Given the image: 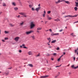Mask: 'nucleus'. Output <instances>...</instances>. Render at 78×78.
<instances>
[{
    "mask_svg": "<svg viewBox=\"0 0 78 78\" xmlns=\"http://www.w3.org/2000/svg\"><path fill=\"white\" fill-rule=\"evenodd\" d=\"M40 56V53H39L38 54L36 55V57H38Z\"/></svg>",
    "mask_w": 78,
    "mask_h": 78,
    "instance_id": "obj_30",
    "label": "nucleus"
},
{
    "mask_svg": "<svg viewBox=\"0 0 78 78\" xmlns=\"http://www.w3.org/2000/svg\"><path fill=\"white\" fill-rule=\"evenodd\" d=\"M75 3L76 4V6L77 7H78V2H75Z\"/></svg>",
    "mask_w": 78,
    "mask_h": 78,
    "instance_id": "obj_21",
    "label": "nucleus"
},
{
    "mask_svg": "<svg viewBox=\"0 0 78 78\" xmlns=\"http://www.w3.org/2000/svg\"><path fill=\"white\" fill-rule=\"evenodd\" d=\"M1 34V30H0V35Z\"/></svg>",
    "mask_w": 78,
    "mask_h": 78,
    "instance_id": "obj_61",
    "label": "nucleus"
},
{
    "mask_svg": "<svg viewBox=\"0 0 78 78\" xmlns=\"http://www.w3.org/2000/svg\"><path fill=\"white\" fill-rule=\"evenodd\" d=\"M2 41H3V42H5V41L4 40H2Z\"/></svg>",
    "mask_w": 78,
    "mask_h": 78,
    "instance_id": "obj_63",
    "label": "nucleus"
},
{
    "mask_svg": "<svg viewBox=\"0 0 78 78\" xmlns=\"http://www.w3.org/2000/svg\"><path fill=\"white\" fill-rule=\"evenodd\" d=\"M73 34V33H72V34H71V36H73V37H74V36H76L75 35H74Z\"/></svg>",
    "mask_w": 78,
    "mask_h": 78,
    "instance_id": "obj_28",
    "label": "nucleus"
},
{
    "mask_svg": "<svg viewBox=\"0 0 78 78\" xmlns=\"http://www.w3.org/2000/svg\"><path fill=\"white\" fill-rule=\"evenodd\" d=\"M38 6H41V4H39L38 5Z\"/></svg>",
    "mask_w": 78,
    "mask_h": 78,
    "instance_id": "obj_60",
    "label": "nucleus"
},
{
    "mask_svg": "<svg viewBox=\"0 0 78 78\" xmlns=\"http://www.w3.org/2000/svg\"><path fill=\"white\" fill-rule=\"evenodd\" d=\"M32 10H33V11H34L35 10L34 9V8H33V7L32 8Z\"/></svg>",
    "mask_w": 78,
    "mask_h": 78,
    "instance_id": "obj_39",
    "label": "nucleus"
},
{
    "mask_svg": "<svg viewBox=\"0 0 78 78\" xmlns=\"http://www.w3.org/2000/svg\"><path fill=\"white\" fill-rule=\"evenodd\" d=\"M5 75H8L9 74V73H5Z\"/></svg>",
    "mask_w": 78,
    "mask_h": 78,
    "instance_id": "obj_46",
    "label": "nucleus"
},
{
    "mask_svg": "<svg viewBox=\"0 0 78 78\" xmlns=\"http://www.w3.org/2000/svg\"><path fill=\"white\" fill-rule=\"evenodd\" d=\"M27 53L29 55H33V52L31 51H29Z\"/></svg>",
    "mask_w": 78,
    "mask_h": 78,
    "instance_id": "obj_7",
    "label": "nucleus"
},
{
    "mask_svg": "<svg viewBox=\"0 0 78 78\" xmlns=\"http://www.w3.org/2000/svg\"><path fill=\"white\" fill-rule=\"evenodd\" d=\"M12 68L11 67V68H8V69H11Z\"/></svg>",
    "mask_w": 78,
    "mask_h": 78,
    "instance_id": "obj_57",
    "label": "nucleus"
},
{
    "mask_svg": "<svg viewBox=\"0 0 78 78\" xmlns=\"http://www.w3.org/2000/svg\"><path fill=\"white\" fill-rule=\"evenodd\" d=\"M20 48H28L27 47H25V44H23L22 45L20 46Z\"/></svg>",
    "mask_w": 78,
    "mask_h": 78,
    "instance_id": "obj_4",
    "label": "nucleus"
},
{
    "mask_svg": "<svg viewBox=\"0 0 78 78\" xmlns=\"http://www.w3.org/2000/svg\"><path fill=\"white\" fill-rule=\"evenodd\" d=\"M51 11H48V12H47L48 14H50V13H51Z\"/></svg>",
    "mask_w": 78,
    "mask_h": 78,
    "instance_id": "obj_34",
    "label": "nucleus"
},
{
    "mask_svg": "<svg viewBox=\"0 0 78 78\" xmlns=\"http://www.w3.org/2000/svg\"><path fill=\"white\" fill-rule=\"evenodd\" d=\"M29 7L30 8H32V7H33V4H30L29 5Z\"/></svg>",
    "mask_w": 78,
    "mask_h": 78,
    "instance_id": "obj_18",
    "label": "nucleus"
},
{
    "mask_svg": "<svg viewBox=\"0 0 78 78\" xmlns=\"http://www.w3.org/2000/svg\"><path fill=\"white\" fill-rule=\"evenodd\" d=\"M64 1L67 4H69L70 3V2H69L66 1L64 0H58V1L55 2V3L56 4H58V3H60V2H64Z\"/></svg>",
    "mask_w": 78,
    "mask_h": 78,
    "instance_id": "obj_1",
    "label": "nucleus"
},
{
    "mask_svg": "<svg viewBox=\"0 0 78 78\" xmlns=\"http://www.w3.org/2000/svg\"><path fill=\"white\" fill-rule=\"evenodd\" d=\"M74 8L75 10H76V11H77V10H78V8L76 7H74Z\"/></svg>",
    "mask_w": 78,
    "mask_h": 78,
    "instance_id": "obj_25",
    "label": "nucleus"
},
{
    "mask_svg": "<svg viewBox=\"0 0 78 78\" xmlns=\"http://www.w3.org/2000/svg\"><path fill=\"white\" fill-rule=\"evenodd\" d=\"M31 37H32V39L33 40H34V39H35V36H34V35H32L31 36Z\"/></svg>",
    "mask_w": 78,
    "mask_h": 78,
    "instance_id": "obj_14",
    "label": "nucleus"
},
{
    "mask_svg": "<svg viewBox=\"0 0 78 78\" xmlns=\"http://www.w3.org/2000/svg\"><path fill=\"white\" fill-rule=\"evenodd\" d=\"M20 39L19 37H17L15 38V40L16 42H17L19 41V39Z\"/></svg>",
    "mask_w": 78,
    "mask_h": 78,
    "instance_id": "obj_6",
    "label": "nucleus"
},
{
    "mask_svg": "<svg viewBox=\"0 0 78 78\" xmlns=\"http://www.w3.org/2000/svg\"><path fill=\"white\" fill-rule=\"evenodd\" d=\"M14 9L15 11H17L18 10V8L17 7H14Z\"/></svg>",
    "mask_w": 78,
    "mask_h": 78,
    "instance_id": "obj_19",
    "label": "nucleus"
},
{
    "mask_svg": "<svg viewBox=\"0 0 78 78\" xmlns=\"http://www.w3.org/2000/svg\"><path fill=\"white\" fill-rule=\"evenodd\" d=\"M46 12H45V11L44 10V14H45Z\"/></svg>",
    "mask_w": 78,
    "mask_h": 78,
    "instance_id": "obj_56",
    "label": "nucleus"
},
{
    "mask_svg": "<svg viewBox=\"0 0 78 78\" xmlns=\"http://www.w3.org/2000/svg\"><path fill=\"white\" fill-rule=\"evenodd\" d=\"M72 17V15H68V16H65V17Z\"/></svg>",
    "mask_w": 78,
    "mask_h": 78,
    "instance_id": "obj_20",
    "label": "nucleus"
},
{
    "mask_svg": "<svg viewBox=\"0 0 78 78\" xmlns=\"http://www.w3.org/2000/svg\"><path fill=\"white\" fill-rule=\"evenodd\" d=\"M23 25H24V22H22L20 23V26H23Z\"/></svg>",
    "mask_w": 78,
    "mask_h": 78,
    "instance_id": "obj_8",
    "label": "nucleus"
},
{
    "mask_svg": "<svg viewBox=\"0 0 78 78\" xmlns=\"http://www.w3.org/2000/svg\"><path fill=\"white\" fill-rule=\"evenodd\" d=\"M63 55H62V56H61L60 57V58H61L63 56Z\"/></svg>",
    "mask_w": 78,
    "mask_h": 78,
    "instance_id": "obj_54",
    "label": "nucleus"
},
{
    "mask_svg": "<svg viewBox=\"0 0 78 78\" xmlns=\"http://www.w3.org/2000/svg\"><path fill=\"white\" fill-rule=\"evenodd\" d=\"M57 41L56 40H53L51 42V44H54L55 42H56Z\"/></svg>",
    "mask_w": 78,
    "mask_h": 78,
    "instance_id": "obj_11",
    "label": "nucleus"
},
{
    "mask_svg": "<svg viewBox=\"0 0 78 78\" xmlns=\"http://www.w3.org/2000/svg\"><path fill=\"white\" fill-rule=\"evenodd\" d=\"M5 40H7L8 39V37H5Z\"/></svg>",
    "mask_w": 78,
    "mask_h": 78,
    "instance_id": "obj_40",
    "label": "nucleus"
},
{
    "mask_svg": "<svg viewBox=\"0 0 78 78\" xmlns=\"http://www.w3.org/2000/svg\"><path fill=\"white\" fill-rule=\"evenodd\" d=\"M16 17H18V18H19L20 17V15H18V16H16Z\"/></svg>",
    "mask_w": 78,
    "mask_h": 78,
    "instance_id": "obj_43",
    "label": "nucleus"
},
{
    "mask_svg": "<svg viewBox=\"0 0 78 78\" xmlns=\"http://www.w3.org/2000/svg\"><path fill=\"white\" fill-rule=\"evenodd\" d=\"M6 6V4L5 3H3V6Z\"/></svg>",
    "mask_w": 78,
    "mask_h": 78,
    "instance_id": "obj_31",
    "label": "nucleus"
},
{
    "mask_svg": "<svg viewBox=\"0 0 78 78\" xmlns=\"http://www.w3.org/2000/svg\"><path fill=\"white\" fill-rule=\"evenodd\" d=\"M78 66L75 67L74 69H78Z\"/></svg>",
    "mask_w": 78,
    "mask_h": 78,
    "instance_id": "obj_35",
    "label": "nucleus"
},
{
    "mask_svg": "<svg viewBox=\"0 0 78 78\" xmlns=\"http://www.w3.org/2000/svg\"><path fill=\"white\" fill-rule=\"evenodd\" d=\"M61 65H61L60 66H55V67L56 68H57V67H61Z\"/></svg>",
    "mask_w": 78,
    "mask_h": 78,
    "instance_id": "obj_33",
    "label": "nucleus"
},
{
    "mask_svg": "<svg viewBox=\"0 0 78 78\" xmlns=\"http://www.w3.org/2000/svg\"><path fill=\"white\" fill-rule=\"evenodd\" d=\"M37 33H39V31L37 30Z\"/></svg>",
    "mask_w": 78,
    "mask_h": 78,
    "instance_id": "obj_55",
    "label": "nucleus"
},
{
    "mask_svg": "<svg viewBox=\"0 0 78 78\" xmlns=\"http://www.w3.org/2000/svg\"><path fill=\"white\" fill-rule=\"evenodd\" d=\"M51 35L52 36H55V34L53 33H52L51 34Z\"/></svg>",
    "mask_w": 78,
    "mask_h": 78,
    "instance_id": "obj_26",
    "label": "nucleus"
},
{
    "mask_svg": "<svg viewBox=\"0 0 78 78\" xmlns=\"http://www.w3.org/2000/svg\"><path fill=\"white\" fill-rule=\"evenodd\" d=\"M73 59H74V61H75V57H74Z\"/></svg>",
    "mask_w": 78,
    "mask_h": 78,
    "instance_id": "obj_52",
    "label": "nucleus"
},
{
    "mask_svg": "<svg viewBox=\"0 0 78 78\" xmlns=\"http://www.w3.org/2000/svg\"><path fill=\"white\" fill-rule=\"evenodd\" d=\"M5 34H8V33H9V32L7 31H5Z\"/></svg>",
    "mask_w": 78,
    "mask_h": 78,
    "instance_id": "obj_29",
    "label": "nucleus"
},
{
    "mask_svg": "<svg viewBox=\"0 0 78 78\" xmlns=\"http://www.w3.org/2000/svg\"><path fill=\"white\" fill-rule=\"evenodd\" d=\"M49 48H51V47H52V46H49Z\"/></svg>",
    "mask_w": 78,
    "mask_h": 78,
    "instance_id": "obj_62",
    "label": "nucleus"
},
{
    "mask_svg": "<svg viewBox=\"0 0 78 78\" xmlns=\"http://www.w3.org/2000/svg\"><path fill=\"white\" fill-rule=\"evenodd\" d=\"M51 60H52V61H53V60H54V59L53 58H51Z\"/></svg>",
    "mask_w": 78,
    "mask_h": 78,
    "instance_id": "obj_53",
    "label": "nucleus"
},
{
    "mask_svg": "<svg viewBox=\"0 0 78 78\" xmlns=\"http://www.w3.org/2000/svg\"><path fill=\"white\" fill-rule=\"evenodd\" d=\"M19 52L20 53H21L22 52V50H19Z\"/></svg>",
    "mask_w": 78,
    "mask_h": 78,
    "instance_id": "obj_49",
    "label": "nucleus"
},
{
    "mask_svg": "<svg viewBox=\"0 0 78 78\" xmlns=\"http://www.w3.org/2000/svg\"><path fill=\"white\" fill-rule=\"evenodd\" d=\"M49 30L50 32H52V30L51 29H50Z\"/></svg>",
    "mask_w": 78,
    "mask_h": 78,
    "instance_id": "obj_38",
    "label": "nucleus"
},
{
    "mask_svg": "<svg viewBox=\"0 0 78 78\" xmlns=\"http://www.w3.org/2000/svg\"><path fill=\"white\" fill-rule=\"evenodd\" d=\"M78 50V48L77 49L75 50V53H76V52H77L76 51Z\"/></svg>",
    "mask_w": 78,
    "mask_h": 78,
    "instance_id": "obj_36",
    "label": "nucleus"
},
{
    "mask_svg": "<svg viewBox=\"0 0 78 78\" xmlns=\"http://www.w3.org/2000/svg\"><path fill=\"white\" fill-rule=\"evenodd\" d=\"M69 75H71V72H69L68 73Z\"/></svg>",
    "mask_w": 78,
    "mask_h": 78,
    "instance_id": "obj_47",
    "label": "nucleus"
},
{
    "mask_svg": "<svg viewBox=\"0 0 78 78\" xmlns=\"http://www.w3.org/2000/svg\"><path fill=\"white\" fill-rule=\"evenodd\" d=\"M66 55V53L65 52H64L63 53V55Z\"/></svg>",
    "mask_w": 78,
    "mask_h": 78,
    "instance_id": "obj_59",
    "label": "nucleus"
},
{
    "mask_svg": "<svg viewBox=\"0 0 78 78\" xmlns=\"http://www.w3.org/2000/svg\"><path fill=\"white\" fill-rule=\"evenodd\" d=\"M9 25L10 26V27H14V25H13L11 23Z\"/></svg>",
    "mask_w": 78,
    "mask_h": 78,
    "instance_id": "obj_24",
    "label": "nucleus"
},
{
    "mask_svg": "<svg viewBox=\"0 0 78 78\" xmlns=\"http://www.w3.org/2000/svg\"><path fill=\"white\" fill-rule=\"evenodd\" d=\"M59 34L58 33L54 34V36H58L59 35Z\"/></svg>",
    "mask_w": 78,
    "mask_h": 78,
    "instance_id": "obj_27",
    "label": "nucleus"
},
{
    "mask_svg": "<svg viewBox=\"0 0 78 78\" xmlns=\"http://www.w3.org/2000/svg\"><path fill=\"white\" fill-rule=\"evenodd\" d=\"M57 50H59V47H58L57 48Z\"/></svg>",
    "mask_w": 78,
    "mask_h": 78,
    "instance_id": "obj_48",
    "label": "nucleus"
},
{
    "mask_svg": "<svg viewBox=\"0 0 78 78\" xmlns=\"http://www.w3.org/2000/svg\"><path fill=\"white\" fill-rule=\"evenodd\" d=\"M19 14H20V15H21V16H23L24 17H28V16L26 15V14L25 12H21L19 13Z\"/></svg>",
    "mask_w": 78,
    "mask_h": 78,
    "instance_id": "obj_2",
    "label": "nucleus"
},
{
    "mask_svg": "<svg viewBox=\"0 0 78 78\" xmlns=\"http://www.w3.org/2000/svg\"><path fill=\"white\" fill-rule=\"evenodd\" d=\"M77 17V15H75L74 16H72L71 17Z\"/></svg>",
    "mask_w": 78,
    "mask_h": 78,
    "instance_id": "obj_32",
    "label": "nucleus"
},
{
    "mask_svg": "<svg viewBox=\"0 0 78 78\" xmlns=\"http://www.w3.org/2000/svg\"><path fill=\"white\" fill-rule=\"evenodd\" d=\"M37 30H42V28L38 27L37 28Z\"/></svg>",
    "mask_w": 78,
    "mask_h": 78,
    "instance_id": "obj_16",
    "label": "nucleus"
},
{
    "mask_svg": "<svg viewBox=\"0 0 78 78\" xmlns=\"http://www.w3.org/2000/svg\"><path fill=\"white\" fill-rule=\"evenodd\" d=\"M35 27V25L34 24V23L32 22L30 23V28L32 29Z\"/></svg>",
    "mask_w": 78,
    "mask_h": 78,
    "instance_id": "obj_3",
    "label": "nucleus"
},
{
    "mask_svg": "<svg viewBox=\"0 0 78 78\" xmlns=\"http://www.w3.org/2000/svg\"><path fill=\"white\" fill-rule=\"evenodd\" d=\"M44 22H45V24H46L47 23V22H48V21H45Z\"/></svg>",
    "mask_w": 78,
    "mask_h": 78,
    "instance_id": "obj_41",
    "label": "nucleus"
},
{
    "mask_svg": "<svg viewBox=\"0 0 78 78\" xmlns=\"http://www.w3.org/2000/svg\"><path fill=\"white\" fill-rule=\"evenodd\" d=\"M49 43H49V42H48V43H47V44H48V45H50V44H49Z\"/></svg>",
    "mask_w": 78,
    "mask_h": 78,
    "instance_id": "obj_45",
    "label": "nucleus"
},
{
    "mask_svg": "<svg viewBox=\"0 0 78 78\" xmlns=\"http://www.w3.org/2000/svg\"><path fill=\"white\" fill-rule=\"evenodd\" d=\"M45 14H44L43 15V17H45Z\"/></svg>",
    "mask_w": 78,
    "mask_h": 78,
    "instance_id": "obj_44",
    "label": "nucleus"
},
{
    "mask_svg": "<svg viewBox=\"0 0 78 78\" xmlns=\"http://www.w3.org/2000/svg\"><path fill=\"white\" fill-rule=\"evenodd\" d=\"M61 59V57H60L59 58H58V61H60V59Z\"/></svg>",
    "mask_w": 78,
    "mask_h": 78,
    "instance_id": "obj_42",
    "label": "nucleus"
},
{
    "mask_svg": "<svg viewBox=\"0 0 78 78\" xmlns=\"http://www.w3.org/2000/svg\"><path fill=\"white\" fill-rule=\"evenodd\" d=\"M47 18L48 19V20H51V19H52V18L51 17H49V16L48 15L47 16Z\"/></svg>",
    "mask_w": 78,
    "mask_h": 78,
    "instance_id": "obj_10",
    "label": "nucleus"
},
{
    "mask_svg": "<svg viewBox=\"0 0 78 78\" xmlns=\"http://www.w3.org/2000/svg\"><path fill=\"white\" fill-rule=\"evenodd\" d=\"M12 6H16V2H12Z\"/></svg>",
    "mask_w": 78,
    "mask_h": 78,
    "instance_id": "obj_13",
    "label": "nucleus"
},
{
    "mask_svg": "<svg viewBox=\"0 0 78 78\" xmlns=\"http://www.w3.org/2000/svg\"><path fill=\"white\" fill-rule=\"evenodd\" d=\"M57 77H58V76H56L55 77V78H56Z\"/></svg>",
    "mask_w": 78,
    "mask_h": 78,
    "instance_id": "obj_64",
    "label": "nucleus"
},
{
    "mask_svg": "<svg viewBox=\"0 0 78 78\" xmlns=\"http://www.w3.org/2000/svg\"><path fill=\"white\" fill-rule=\"evenodd\" d=\"M32 33H34V31L33 30H31L30 31L27 32L26 33V34L28 35L30 34H31Z\"/></svg>",
    "mask_w": 78,
    "mask_h": 78,
    "instance_id": "obj_5",
    "label": "nucleus"
},
{
    "mask_svg": "<svg viewBox=\"0 0 78 78\" xmlns=\"http://www.w3.org/2000/svg\"><path fill=\"white\" fill-rule=\"evenodd\" d=\"M28 66H30V67H33V66L31 64H29L28 65Z\"/></svg>",
    "mask_w": 78,
    "mask_h": 78,
    "instance_id": "obj_23",
    "label": "nucleus"
},
{
    "mask_svg": "<svg viewBox=\"0 0 78 78\" xmlns=\"http://www.w3.org/2000/svg\"><path fill=\"white\" fill-rule=\"evenodd\" d=\"M53 55L54 56H56V53H55L53 54Z\"/></svg>",
    "mask_w": 78,
    "mask_h": 78,
    "instance_id": "obj_37",
    "label": "nucleus"
},
{
    "mask_svg": "<svg viewBox=\"0 0 78 78\" xmlns=\"http://www.w3.org/2000/svg\"><path fill=\"white\" fill-rule=\"evenodd\" d=\"M48 76H41L40 77V78H48Z\"/></svg>",
    "mask_w": 78,
    "mask_h": 78,
    "instance_id": "obj_9",
    "label": "nucleus"
},
{
    "mask_svg": "<svg viewBox=\"0 0 78 78\" xmlns=\"http://www.w3.org/2000/svg\"><path fill=\"white\" fill-rule=\"evenodd\" d=\"M62 29L61 30H60L59 31L60 32H61V31H62Z\"/></svg>",
    "mask_w": 78,
    "mask_h": 78,
    "instance_id": "obj_51",
    "label": "nucleus"
},
{
    "mask_svg": "<svg viewBox=\"0 0 78 78\" xmlns=\"http://www.w3.org/2000/svg\"><path fill=\"white\" fill-rule=\"evenodd\" d=\"M47 39L48 40V41H49V43H50V41H51V38H50V37L48 38Z\"/></svg>",
    "mask_w": 78,
    "mask_h": 78,
    "instance_id": "obj_15",
    "label": "nucleus"
},
{
    "mask_svg": "<svg viewBox=\"0 0 78 78\" xmlns=\"http://www.w3.org/2000/svg\"><path fill=\"white\" fill-rule=\"evenodd\" d=\"M50 54H47V56H50Z\"/></svg>",
    "mask_w": 78,
    "mask_h": 78,
    "instance_id": "obj_50",
    "label": "nucleus"
},
{
    "mask_svg": "<svg viewBox=\"0 0 78 78\" xmlns=\"http://www.w3.org/2000/svg\"><path fill=\"white\" fill-rule=\"evenodd\" d=\"M41 9V7H39L38 8H37L36 9V10L38 12L39 11V9Z\"/></svg>",
    "mask_w": 78,
    "mask_h": 78,
    "instance_id": "obj_12",
    "label": "nucleus"
},
{
    "mask_svg": "<svg viewBox=\"0 0 78 78\" xmlns=\"http://www.w3.org/2000/svg\"><path fill=\"white\" fill-rule=\"evenodd\" d=\"M71 67H72V69H75V65H73L72 66H71Z\"/></svg>",
    "mask_w": 78,
    "mask_h": 78,
    "instance_id": "obj_17",
    "label": "nucleus"
},
{
    "mask_svg": "<svg viewBox=\"0 0 78 78\" xmlns=\"http://www.w3.org/2000/svg\"><path fill=\"white\" fill-rule=\"evenodd\" d=\"M55 21V22H58V21H60V20L58 19H56L54 20Z\"/></svg>",
    "mask_w": 78,
    "mask_h": 78,
    "instance_id": "obj_22",
    "label": "nucleus"
},
{
    "mask_svg": "<svg viewBox=\"0 0 78 78\" xmlns=\"http://www.w3.org/2000/svg\"><path fill=\"white\" fill-rule=\"evenodd\" d=\"M78 21H77V22H76L74 23H78Z\"/></svg>",
    "mask_w": 78,
    "mask_h": 78,
    "instance_id": "obj_58",
    "label": "nucleus"
}]
</instances>
